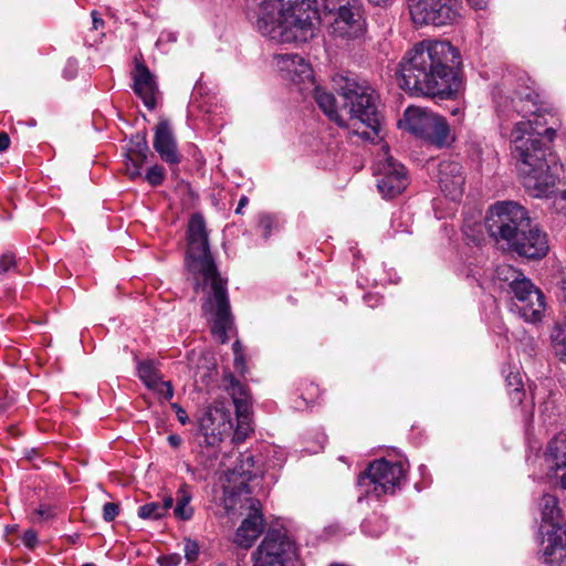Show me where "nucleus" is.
<instances>
[{"label": "nucleus", "mask_w": 566, "mask_h": 566, "mask_svg": "<svg viewBox=\"0 0 566 566\" xmlns=\"http://www.w3.org/2000/svg\"><path fill=\"white\" fill-rule=\"evenodd\" d=\"M512 112H500L501 133L509 135L512 155L525 190L533 197H548L556 186V157L551 143L556 136L552 127L541 129L538 118L547 106L531 78H521L514 90Z\"/></svg>", "instance_id": "f257e3e1"}, {"label": "nucleus", "mask_w": 566, "mask_h": 566, "mask_svg": "<svg viewBox=\"0 0 566 566\" xmlns=\"http://www.w3.org/2000/svg\"><path fill=\"white\" fill-rule=\"evenodd\" d=\"M185 261L195 281L196 293L205 295L202 312L212 323L211 332L224 344L233 324L227 282L221 277L211 255L206 222L199 213L192 214L188 222Z\"/></svg>", "instance_id": "f03ea898"}, {"label": "nucleus", "mask_w": 566, "mask_h": 566, "mask_svg": "<svg viewBox=\"0 0 566 566\" xmlns=\"http://www.w3.org/2000/svg\"><path fill=\"white\" fill-rule=\"evenodd\" d=\"M461 55L448 41L423 40L399 62L401 87L412 95L452 97L460 88Z\"/></svg>", "instance_id": "7ed1b4c3"}, {"label": "nucleus", "mask_w": 566, "mask_h": 566, "mask_svg": "<svg viewBox=\"0 0 566 566\" xmlns=\"http://www.w3.org/2000/svg\"><path fill=\"white\" fill-rule=\"evenodd\" d=\"M338 98L316 86L314 98L318 107L339 126H347L363 139L376 142L380 138L379 97L365 81L339 76L334 80Z\"/></svg>", "instance_id": "20e7f679"}, {"label": "nucleus", "mask_w": 566, "mask_h": 566, "mask_svg": "<svg viewBox=\"0 0 566 566\" xmlns=\"http://www.w3.org/2000/svg\"><path fill=\"white\" fill-rule=\"evenodd\" d=\"M319 25L314 0H264L256 19L259 32L277 43L307 42Z\"/></svg>", "instance_id": "39448f33"}, {"label": "nucleus", "mask_w": 566, "mask_h": 566, "mask_svg": "<svg viewBox=\"0 0 566 566\" xmlns=\"http://www.w3.org/2000/svg\"><path fill=\"white\" fill-rule=\"evenodd\" d=\"M248 472H243L242 481L238 486H224V505L229 512L243 513L248 511L247 517L241 522L234 535V543L242 548H250L265 526V520L261 512V503L253 499L247 481L251 475L245 476Z\"/></svg>", "instance_id": "423d86ee"}, {"label": "nucleus", "mask_w": 566, "mask_h": 566, "mask_svg": "<svg viewBox=\"0 0 566 566\" xmlns=\"http://www.w3.org/2000/svg\"><path fill=\"white\" fill-rule=\"evenodd\" d=\"M542 514L541 543L542 559L552 566H563L566 562V523L562 517L555 495H543L539 503Z\"/></svg>", "instance_id": "0eeeda50"}, {"label": "nucleus", "mask_w": 566, "mask_h": 566, "mask_svg": "<svg viewBox=\"0 0 566 566\" xmlns=\"http://www.w3.org/2000/svg\"><path fill=\"white\" fill-rule=\"evenodd\" d=\"M530 220L524 207L514 201H502L489 209L485 227L492 238L509 245L520 231L530 226Z\"/></svg>", "instance_id": "6e6552de"}, {"label": "nucleus", "mask_w": 566, "mask_h": 566, "mask_svg": "<svg viewBox=\"0 0 566 566\" xmlns=\"http://www.w3.org/2000/svg\"><path fill=\"white\" fill-rule=\"evenodd\" d=\"M406 478V470L401 462H389L379 459L371 462L358 476V486L366 495L379 499L385 494L395 493Z\"/></svg>", "instance_id": "1a4fd4ad"}, {"label": "nucleus", "mask_w": 566, "mask_h": 566, "mask_svg": "<svg viewBox=\"0 0 566 566\" xmlns=\"http://www.w3.org/2000/svg\"><path fill=\"white\" fill-rule=\"evenodd\" d=\"M461 0H408L411 21L418 25H451L461 18Z\"/></svg>", "instance_id": "9d476101"}, {"label": "nucleus", "mask_w": 566, "mask_h": 566, "mask_svg": "<svg viewBox=\"0 0 566 566\" xmlns=\"http://www.w3.org/2000/svg\"><path fill=\"white\" fill-rule=\"evenodd\" d=\"M374 175L377 188L384 198L400 195L409 185L406 168L392 158L387 145H382L376 156Z\"/></svg>", "instance_id": "9b49d317"}, {"label": "nucleus", "mask_w": 566, "mask_h": 566, "mask_svg": "<svg viewBox=\"0 0 566 566\" xmlns=\"http://www.w3.org/2000/svg\"><path fill=\"white\" fill-rule=\"evenodd\" d=\"M294 554V543L281 531L266 533L253 553V566H285Z\"/></svg>", "instance_id": "f8f14e48"}, {"label": "nucleus", "mask_w": 566, "mask_h": 566, "mask_svg": "<svg viewBox=\"0 0 566 566\" xmlns=\"http://www.w3.org/2000/svg\"><path fill=\"white\" fill-rule=\"evenodd\" d=\"M514 294L520 315L531 323L539 322L544 315V294L524 275L510 289Z\"/></svg>", "instance_id": "ddd939ff"}, {"label": "nucleus", "mask_w": 566, "mask_h": 566, "mask_svg": "<svg viewBox=\"0 0 566 566\" xmlns=\"http://www.w3.org/2000/svg\"><path fill=\"white\" fill-rule=\"evenodd\" d=\"M334 13L329 24V33L335 39L350 41L363 36L365 32V20L361 11V3L342 7Z\"/></svg>", "instance_id": "4468645a"}, {"label": "nucleus", "mask_w": 566, "mask_h": 566, "mask_svg": "<svg viewBox=\"0 0 566 566\" xmlns=\"http://www.w3.org/2000/svg\"><path fill=\"white\" fill-rule=\"evenodd\" d=\"M509 248L527 259H542L549 250L547 234L532 220L510 242Z\"/></svg>", "instance_id": "2eb2a0df"}, {"label": "nucleus", "mask_w": 566, "mask_h": 566, "mask_svg": "<svg viewBox=\"0 0 566 566\" xmlns=\"http://www.w3.org/2000/svg\"><path fill=\"white\" fill-rule=\"evenodd\" d=\"M437 182L440 190L451 200H458L464 191L463 167L454 160H443L438 165Z\"/></svg>", "instance_id": "dca6fc26"}, {"label": "nucleus", "mask_w": 566, "mask_h": 566, "mask_svg": "<svg viewBox=\"0 0 566 566\" xmlns=\"http://www.w3.org/2000/svg\"><path fill=\"white\" fill-rule=\"evenodd\" d=\"M275 64L283 78L295 84L313 83V70L298 54L284 53L274 56Z\"/></svg>", "instance_id": "f3484780"}, {"label": "nucleus", "mask_w": 566, "mask_h": 566, "mask_svg": "<svg viewBox=\"0 0 566 566\" xmlns=\"http://www.w3.org/2000/svg\"><path fill=\"white\" fill-rule=\"evenodd\" d=\"M149 147L146 133H137L132 136L126 148L125 172L130 179L142 176V167L147 160Z\"/></svg>", "instance_id": "a211bd4d"}, {"label": "nucleus", "mask_w": 566, "mask_h": 566, "mask_svg": "<svg viewBox=\"0 0 566 566\" xmlns=\"http://www.w3.org/2000/svg\"><path fill=\"white\" fill-rule=\"evenodd\" d=\"M154 148L161 160L168 165L176 166L180 163L181 156L171 127L167 120H161L155 129Z\"/></svg>", "instance_id": "6ab92c4d"}, {"label": "nucleus", "mask_w": 566, "mask_h": 566, "mask_svg": "<svg viewBox=\"0 0 566 566\" xmlns=\"http://www.w3.org/2000/svg\"><path fill=\"white\" fill-rule=\"evenodd\" d=\"M133 80L134 91L143 99L145 106L149 109L155 108L157 84L148 67L138 63L133 73Z\"/></svg>", "instance_id": "aec40b11"}, {"label": "nucleus", "mask_w": 566, "mask_h": 566, "mask_svg": "<svg viewBox=\"0 0 566 566\" xmlns=\"http://www.w3.org/2000/svg\"><path fill=\"white\" fill-rule=\"evenodd\" d=\"M434 113L419 107H408L403 114V124L408 132L423 138L432 125Z\"/></svg>", "instance_id": "412c9836"}, {"label": "nucleus", "mask_w": 566, "mask_h": 566, "mask_svg": "<svg viewBox=\"0 0 566 566\" xmlns=\"http://www.w3.org/2000/svg\"><path fill=\"white\" fill-rule=\"evenodd\" d=\"M545 455L549 471H554L556 478L560 476L557 474L559 470L566 472V433L560 432L548 442Z\"/></svg>", "instance_id": "4be33fe9"}, {"label": "nucleus", "mask_w": 566, "mask_h": 566, "mask_svg": "<svg viewBox=\"0 0 566 566\" xmlns=\"http://www.w3.org/2000/svg\"><path fill=\"white\" fill-rule=\"evenodd\" d=\"M432 122L433 123L430 125V129L428 134L424 135L423 139L438 147L449 146L453 139L450 135V127L446 118L436 114Z\"/></svg>", "instance_id": "5701e85b"}, {"label": "nucleus", "mask_w": 566, "mask_h": 566, "mask_svg": "<svg viewBox=\"0 0 566 566\" xmlns=\"http://www.w3.org/2000/svg\"><path fill=\"white\" fill-rule=\"evenodd\" d=\"M228 390L235 406V413L243 415V417H245V412H248V410L251 408L250 395L248 392L247 386L231 377Z\"/></svg>", "instance_id": "b1692460"}, {"label": "nucleus", "mask_w": 566, "mask_h": 566, "mask_svg": "<svg viewBox=\"0 0 566 566\" xmlns=\"http://www.w3.org/2000/svg\"><path fill=\"white\" fill-rule=\"evenodd\" d=\"M174 505V497L168 495L163 503L151 502L138 509V516L143 520H159L164 517Z\"/></svg>", "instance_id": "393cba45"}, {"label": "nucleus", "mask_w": 566, "mask_h": 566, "mask_svg": "<svg viewBox=\"0 0 566 566\" xmlns=\"http://www.w3.org/2000/svg\"><path fill=\"white\" fill-rule=\"evenodd\" d=\"M192 495L189 491V488L187 484H181L176 497V506L174 509V514L179 520H190L193 515V509L190 505Z\"/></svg>", "instance_id": "a878e982"}, {"label": "nucleus", "mask_w": 566, "mask_h": 566, "mask_svg": "<svg viewBox=\"0 0 566 566\" xmlns=\"http://www.w3.org/2000/svg\"><path fill=\"white\" fill-rule=\"evenodd\" d=\"M555 354L566 364V327L556 326L552 332Z\"/></svg>", "instance_id": "bb28decb"}, {"label": "nucleus", "mask_w": 566, "mask_h": 566, "mask_svg": "<svg viewBox=\"0 0 566 566\" xmlns=\"http://www.w3.org/2000/svg\"><path fill=\"white\" fill-rule=\"evenodd\" d=\"M138 376L148 388L157 386L160 380L157 369L150 361H144L138 365Z\"/></svg>", "instance_id": "cd10ccee"}, {"label": "nucleus", "mask_w": 566, "mask_h": 566, "mask_svg": "<svg viewBox=\"0 0 566 566\" xmlns=\"http://www.w3.org/2000/svg\"><path fill=\"white\" fill-rule=\"evenodd\" d=\"M522 273L512 265L502 264L495 270V276L500 282L507 283L511 289L522 277Z\"/></svg>", "instance_id": "c85d7f7f"}, {"label": "nucleus", "mask_w": 566, "mask_h": 566, "mask_svg": "<svg viewBox=\"0 0 566 566\" xmlns=\"http://www.w3.org/2000/svg\"><path fill=\"white\" fill-rule=\"evenodd\" d=\"M238 424L235 429V438L237 439H244L248 433L252 430L251 427V412L248 410L245 412V417L243 415H237Z\"/></svg>", "instance_id": "c756f323"}, {"label": "nucleus", "mask_w": 566, "mask_h": 566, "mask_svg": "<svg viewBox=\"0 0 566 566\" xmlns=\"http://www.w3.org/2000/svg\"><path fill=\"white\" fill-rule=\"evenodd\" d=\"M165 178V169L159 165L151 166L146 176L145 179L151 185V186H159Z\"/></svg>", "instance_id": "7c9ffc66"}, {"label": "nucleus", "mask_w": 566, "mask_h": 566, "mask_svg": "<svg viewBox=\"0 0 566 566\" xmlns=\"http://www.w3.org/2000/svg\"><path fill=\"white\" fill-rule=\"evenodd\" d=\"M323 7L329 13L340 10L342 7H350L352 4L361 3L360 0H321Z\"/></svg>", "instance_id": "2f4dec72"}, {"label": "nucleus", "mask_w": 566, "mask_h": 566, "mask_svg": "<svg viewBox=\"0 0 566 566\" xmlns=\"http://www.w3.org/2000/svg\"><path fill=\"white\" fill-rule=\"evenodd\" d=\"M15 258L11 252L3 253L0 256V274L7 273L8 271L15 269Z\"/></svg>", "instance_id": "473e14b6"}, {"label": "nucleus", "mask_w": 566, "mask_h": 566, "mask_svg": "<svg viewBox=\"0 0 566 566\" xmlns=\"http://www.w3.org/2000/svg\"><path fill=\"white\" fill-rule=\"evenodd\" d=\"M158 391V394L166 400H169L174 396V389L169 381H163L161 379L158 381L157 386L150 387Z\"/></svg>", "instance_id": "72a5a7b5"}, {"label": "nucleus", "mask_w": 566, "mask_h": 566, "mask_svg": "<svg viewBox=\"0 0 566 566\" xmlns=\"http://www.w3.org/2000/svg\"><path fill=\"white\" fill-rule=\"evenodd\" d=\"M119 513V506L116 503L107 502L103 506V518L106 522H112Z\"/></svg>", "instance_id": "f704fd0d"}, {"label": "nucleus", "mask_w": 566, "mask_h": 566, "mask_svg": "<svg viewBox=\"0 0 566 566\" xmlns=\"http://www.w3.org/2000/svg\"><path fill=\"white\" fill-rule=\"evenodd\" d=\"M185 558L191 563L195 562L199 554L198 544L193 541L187 539L185 543Z\"/></svg>", "instance_id": "c9c22d12"}, {"label": "nucleus", "mask_w": 566, "mask_h": 566, "mask_svg": "<svg viewBox=\"0 0 566 566\" xmlns=\"http://www.w3.org/2000/svg\"><path fill=\"white\" fill-rule=\"evenodd\" d=\"M274 226V220L269 214H262L259 219V227L262 230V234L264 238H268L271 234L272 228Z\"/></svg>", "instance_id": "e433bc0d"}, {"label": "nucleus", "mask_w": 566, "mask_h": 566, "mask_svg": "<svg viewBox=\"0 0 566 566\" xmlns=\"http://www.w3.org/2000/svg\"><path fill=\"white\" fill-rule=\"evenodd\" d=\"M553 207L556 212L566 216V189L554 197Z\"/></svg>", "instance_id": "4c0bfd02"}, {"label": "nucleus", "mask_w": 566, "mask_h": 566, "mask_svg": "<svg viewBox=\"0 0 566 566\" xmlns=\"http://www.w3.org/2000/svg\"><path fill=\"white\" fill-rule=\"evenodd\" d=\"M509 379V386L513 387L510 395L513 401L522 402L523 399V391L520 388L521 381L517 380V376H514V379L516 380V384L514 385V381H511V377Z\"/></svg>", "instance_id": "58836bf2"}, {"label": "nucleus", "mask_w": 566, "mask_h": 566, "mask_svg": "<svg viewBox=\"0 0 566 566\" xmlns=\"http://www.w3.org/2000/svg\"><path fill=\"white\" fill-rule=\"evenodd\" d=\"M158 560L161 566H178L181 563V556L179 554H170L161 556Z\"/></svg>", "instance_id": "ea45409f"}, {"label": "nucleus", "mask_w": 566, "mask_h": 566, "mask_svg": "<svg viewBox=\"0 0 566 566\" xmlns=\"http://www.w3.org/2000/svg\"><path fill=\"white\" fill-rule=\"evenodd\" d=\"M22 541L25 546H28L30 548L34 547L36 544V541H38L36 533L32 530L25 531L22 536Z\"/></svg>", "instance_id": "a19ab883"}, {"label": "nucleus", "mask_w": 566, "mask_h": 566, "mask_svg": "<svg viewBox=\"0 0 566 566\" xmlns=\"http://www.w3.org/2000/svg\"><path fill=\"white\" fill-rule=\"evenodd\" d=\"M172 408L176 410V413H177V417H178V420L185 424L187 421H188V416H187V412L180 407L178 406L177 403H174L172 405Z\"/></svg>", "instance_id": "79ce46f5"}, {"label": "nucleus", "mask_w": 566, "mask_h": 566, "mask_svg": "<svg viewBox=\"0 0 566 566\" xmlns=\"http://www.w3.org/2000/svg\"><path fill=\"white\" fill-rule=\"evenodd\" d=\"M10 146V138L8 136V134L1 132L0 133V151H4L9 148Z\"/></svg>", "instance_id": "37998d69"}, {"label": "nucleus", "mask_w": 566, "mask_h": 566, "mask_svg": "<svg viewBox=\"0 0 566 566\" xmlns=\"http://www.w3.org/2000/svg\"><path fill=\"white\" fill-rule=\"evenodd\" d=\"M467 1L475 10L484 9L488 4V0H467Z\"/></svg>", "instance_id": "c03bdc74"}, {"label": "nucleus", "mask_w": 566, "mask_h": 566, "mask_svg": "<svg viewBox=\"0 0 566 566\" xmlns=\"http://www.w3.org/2000/svg\"><path fill=\"white\" fill-rule=\"evenodd\" d=\"M35 514L39 516L40 520H46L52 516V513L49 509L40 507L35 511Z\"/></svg>", "instance_id": "a18cd8bd"}, {"label": "nucleus", "mask_w": 566, "mask_h": 566, "mask_svg": "<svg viewBox=\"0 0 566 566\" xmlns=\"http://www.w3.org/2000/svg\"><path fill=\"white\" fill-rule=\"evenodd\" d=\"M168 442L171 447L178 448L181 444L182 439L178 434H170L168 437Z\"/></svg>", "instance_id": "49530a36"}, {"label": "nucleus", "mask_w": 566, "mask_h": 566, "mask_svg": "<svg viewBox=\"0 0 566 566\" xmlns=\"http://www.w3.org/2000/svg\"><path fill=\"white\" fill-rule=\"evenodd\" d=\"M92 18H93V28L95 30L103 27L104 21L97 15V13L95 11L92 12Z\"/></svg>", "instance_id": "de8ad7c7"}, {"label": "nucleus", "mask_w": 566, "mask_h": 566, "mask_svg": "<svg viewBox=\"0 0 566 566\" xmlns=\"http://www.w3.org/2000/svg\"><path fill=\"white\" fill-rule=\"evenodd\" d=\"M249 202V199L247 196H242L239 200V203H238V207L235 209V212L237 213H241L242 212V209L248 205Z\"/></svg>", "instance_id": "09e8293b"}, {"label": "nucleus", "mask_w": 566, "mask_h": 566, "mask_svg": "<svg viewBox=\"0 0 566 566\" xmlns=\"http://www.w3.org/2000/svg\"><path fill=\"white\" fill-rule=\"evenodd\" d=\"M560 289H562V297H563V302H564L565 311H566V273L564 274L563 280L560 282Z\"/></svg>", "instance_id": "8fccbe9b"}, {"label": "nucleus", "mask_w": 566, "mask_h": 566, "mask_svg": "<svg viewBox=\"0 0 566 566\" xmlns=\"http://www.w3.org/2000/svg\"><path fill=\"white\" fill-rule=\"evenodd\" d=\"M394 0H368L369 3L379 6V7H388L392 3Z\"/></svg>", "instance_id": "3c124183"}, {"label": "nucleus", "mask_w": 566, "mask_h": 566, "mask_svg": "<svg viewBox=\"0 0 566 566\" xmlns=\"http://www.w3.org/2000/svg\"><path fill=\"white\" fill-rule=\"evenodd\" d=\"M210 417L203 418L200 422V429L205 432L206 436L209 434V426L208 422L210 421Z\"/></svg>", "instance_id": "603ef678"}, {"label": "nucleus", "mask_w": 566, "mask_h": 566, "mask_svg": "<svg viewBox=\"0 0 566 566\" xmlns=\"http://www.w3.org/2000/svg\"><path fill=\"white\" fill-rule=\"evenodd\" d=\"M234 364L238 368L243 367V356L241 354H234Z\"/></svg>", "instance_id": "864d4df0"}, {"label": "nucleus", "mask_w": 566, "mask_h": 566, "mask_svg": "<svg viewBox=\"0 0 566 566\" xmlns=\"http://www.w3.org/2000/svg\"><path fill=\"white\" fill-rule=\"evenodd\" d=\"M234 354H241V344L239 340H235L232 345Z\"/></svg>", "instance_id": "5fc2aeb1"}, {"label": "nucleus", "mask_w": 566, "mask_h": 566, "mask_svg": "<svg viewBox=\"0 0 566 566\" xmlns=\"http://www.w3.org/2000/svg\"><path fill=\"white\" fill-rule=\"evenodd\" d=\"M373 298H375V301H376V302L378 301V298H377V297L371 296V295H367V296H366V302L369 304L370 300H373Z\"/></svg>", "instance_id": "6e6d98bb"}, {"label": "nucleus", "mask_w": 566, "mask_h": 566, "mask_svg": "<svg viewBox=\"0 0 566 566\" xmlns=\"http://www.w3.org/2000/svg\"><path fill=\"white\" fill-rule=\"evenodd\" d=\"M82 566H95V564H93V563H86V564H83Z\"/></svg>", "instance_id": "4d7b16f0"}, {"label": "nucleus", "mask_w": 566, "mask_h": 566, "mask_svg": "<svg viewBox=\"0 0 566 566\" xmlns=\"http://www.w3.org/2000/svg\"><path fill=\"white\" fill-rule=\"evenodd\" d=\"M187 471H188V472H192V469H191V467H190V465H187Z\"/></svg>", "instance_id": "13d9d810"}, {"label": "nucleus", "mask_w": 566, "mask_h": 566, "mask_svg": "<svg viewBox=\"0 0 566 566\" xmlns=\"http://www.w3.org/2000/svg\"><path fill=\"white\" fill-rule=\"evenodd\" d=\"M211 436H213V438H216V432L213 429L211 430Z\"/></svg>", "instance_id": "bf43d9fd"}, {"label": "nucleus", "mask_w": 566, "mask_h": 566, "mask_svg": "<svg viewBox=\"0 0 566 566\" xmlns=\"http://www.w3.org/2000/svg\"><path fill=\"white\" fill-rule=\"evenodd\" d=\"M247 461H248V462H250V461L252 462V458H251V457H248V458H247Z\"/></svg>", "instance_id": "052dcab7"}]
</instances>
